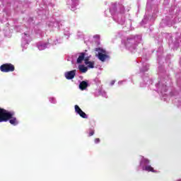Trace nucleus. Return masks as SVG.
I'll return each instance as SVG.
<instances>
[{
    "instance_id": "nucleus-1",
    "label": "nucleus",
    "mask_w": 181,
    "mask_h": 181,
    "mask_svg": "<svg viewBox=\"0 0 181 181\" xmlns=\"http://www.w3.org/2000/svg\"><path fill=\"white\" fill-rule=\"evenodd\" d=\"M95 52H98L97 57L100 60V62H105L107 59H110V56L107 54V51L105 49L98 47L95 49Z\"/></svg>"
},
{
    "instance_id": "nucleus-2",
    "label": "nucleus",
    "mask_w": 181,
    "mask_h": 181,
    "mask_svg": "<svg viewBox=\"0 0 181 181\" xmlns=\"http://www.w3.org/2000/svg\"><path fill=\"white\" fill-rule=\"evenodd\" d=\"M0 70L2 73H11L15 71V65L11 63L4 64L0 66Z\"/></svg>"
},
{
    "instance_id": "nucleus-3",
    "label": "nucleus",
    "mask_w": 181,
    "mask_h": 181,
    "mask_svg": "<svg viewBox=\"0 0 181 181\" xmlns=\"http://www.w3.org/2000/svg\"><path fill=\"white\" fill-rule=\"evenodd\" d=\"M9 111L0 107V122H8V118L11 117Z\"/></svg>"
},
{
    "instance_id": "nucleus-4",
    "label": "nucleus",
    "mask_w": 181,
    "mask_h": 181,
    "mask_svg": "<svg viewBox=\"0 0 181 181\" xmlns=\"http://www.w3.org/2000/svg\"><path fill=\"white\" fill-rule=\"evenodd\" d=\"M8 114L10 115V117H8L7 121H9L11 125H18V119L13 117V115H15V112H8Z\"/></svg>"
},
{
    "instance_id": "nucleus-5",
    "label": "nucleus",
    "mask_w": 181,
    "mask_h": 181,
    "mask_svg": "<svg viewBox=\"0 0 181 181\" xmlns=\"http://www.w3.org/2000/svg\"><path fill=\"white\" fill-rule=\"evenodd\" d=\"M75 112H76V114H78V115H80L81 118H85V119L88 118V117L87 116V114H86V112L82 111L81 108H80V107L77 105H75Z\"/></svg>"
},
{
    "instance_id": "nucleus-6",
    "label": "nucleus",
    "mask_w": 181,
    "mask_h": 181,
    "mask_svg": "<svg viewBox=\"0 0 181 181\" xmlns=\"http://www.w3.org/2000/svg\"><path fill=\"white\" fill-rule=\"evenodd\" d=\"M76 73H77L76 69L67 71L64 74L65 78L66 80H73V78L76 77Z\"/></svg>"
},
{
    "instance_id": "nucleus-7",
    "label": "nucleus",
    "mask_w": 181,
    "mask_h": 181,
    "mask_svg": "<svg viewBox=\"0 0 181 181\" xmlns=\"http://www.w3.org/2000/svg\"><path fill=\"white\" fill-rule=\"evenodd\" d=\"M143 170H146V172H152L153 173H158L157 170H155L151 165H146L142 168Z\"/></svg>"
},
{
    "instance_id": "nucleus-8",
    "label": "nucleus",
    "mask_w": 181,
    "mask_h": 181,
    "mask_svg": "<svg viewBox=\"0 0 181 181\" xmlns=\"http://www.w3.org/2000/svg\"><path fill=\"white\" fill-rule=\"evenodd\" d=\"M84 57H86V53L84 52L81 53L78 59H76V63H78V64L83 63V60H84Z\"/></svg>"
},
{
    "instance_id": "nucleus-9",
    "label": "nucleus",
    "mask_w": 181,
    "mask_h": 181,
    "mask_svg": "<svg viewBox=\"0 0 181 181\" xmlns=\"http://www.w3.org/2000/svg\"><path fill=\"white\" fill-rule=\"evenodd\" d=\"M87 87H88V83L85 81H83L79 84V88L82 90H86V88H87Z\"/></svg>"
},
{
    "instance_id": "nucleus-10",
    "label": "nucleus",
    "mask_w": 181,
    "mask_h": 181,
    "mask_svg": "<svg viewBox=\"0 0 181 181\" xmlns=\"http://www.w3.org/2000/svg\"><path fill=\"white\" fill-rule=\"evenodd\" d=\"M78 70L81 71V73H87L88 69L84 65H79Z\"/></svg>"
},
{
    "instance_id": "nucleus-11",
    "label": "nucleus",
    "mask_w": 181,
    "mask_h": 181,
    "mask_svg": "<svg viewBox=\"0 0 181 181\" xmlns=\"http://www.w3.org/2000/svg\"><path fill=\"white\" fill-rule=\"evenodd\" d=\"M142 163L144 165H149V163H151V160H149L147 158H143L142 160L140 163V165H142Z\"/></svg>"
},
{
    "instance_id": "nucleus-12",
    "label": "nucleus",
    "mask_w": 181,
    "mask_h": 181,
    "mask_svg": "<svg viewBox=\"0 0 181 181\" xmlns=\"http://www.w3.org/2000/svg\"><path fill=\"white\" fill-rule=\"evenodd\" d=\"M86 66H88V67L89 69H94V61L93 62H86Z\"/></svg>"
},
{
    "instance_id": "nucleus-13",
    "label": "nucleus",
    "mask_w": 181,
    "mask_h": 181,
    "mask_svg": "<svg viewBox=\"0 0 181 181\" xmlns=\"http://www.w3.org/2000/svg\"><path fill=\"white\" fill-rule=\"evenodd\" d=\"M84 62H85V64L86 63H88L90 62V57H85Z\"/></svg>"
},
{
    "instance_id": "nucleus-14",
    "label": "nucleus",
    "mask_w": 181,
    "mask_h": 181,
    "mask_svg": "<svg viewBox=\"0 0 181 181\" xmlns=\"http://www.w3.org/2000/svg\"><path fill=\"white\" fill-rule=\"evenodd\" d=\"M100 138L95 139V144H100Z\"/></svg>"
},
{
    "instance_id": "nucleus-15",
    "label": "nucleus",
    "mask_w": 181,
    "mask_h": 181,
    "mask_svg": "<svg viewBox=\"0 0 181 181\" xmlns=\"http://www.w3.org/2000/svg\"><path fill=\"white\" fill-rule=\"evenodd\" d=\"M93 135H94V130H90L89 132V136H93Z\"/></svg>"
},
{
    "instance_id": "nucleus-16",
    "label": "nucleus",
    "mask_w": 181,
    "mask_h": 181,
    "mask_svg": "<svg viewBox=\"0 0 181 181\" xmlns=\"http://www.w3.org/2000/svg\"><path fill=\"white\" fill-rule=\"evenodd\" d=\"M41 47H42V46H40V47H39V49H40Z\"/></svg>"
}]
</instances>
